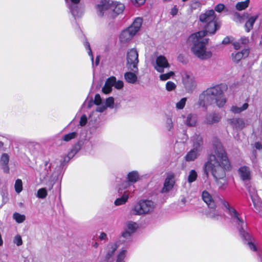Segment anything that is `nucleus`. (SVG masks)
Here are the masks:
<instances>
[{
    "mask_svg": "<svg viewBox=\"0 0 262 262\" xmlns=\"http://www.w3.org/2000/svg\"><path fill=\"white\" fill-rule=\"evenodd\" d=\"M230 167V162L222 144L220 142H216L214 144V152L209 155L204 164V173L207 177L210 173L218 189L224 190L228 185L226 171Z\"/></svg>",
    "mask_w": 262,
    "mask_h": 262,
    "instance_id": "nucleus-1",
    "label": "nucleus"
},
{
    "mask_svg": "<svg viewBox=\"0 0 262 262\" xmlns=\"http://www.w3.org/2000/svg\"><path fill=\"white\" fill-rule=\"evenodd\" d=\"M226 89V86L222 84L208 88L200 95L199 105L205 106L216 103L219 107L224 106L226 102V99L223 92Z\"/></svg>",
    "mask_w": 262,
    "mask_h": 262,
    "instance_id": "nucleus-2",
    "label": "nucleus"
},
{
    "mask_svg": "<svg viewBox=\"0 0 262 262\" xmlns=\"http://www.w3.org/2000/svg\"><path fill=\"white\" fill-rule=\"evenodd\" d=\"M205 32L199 31L191 34L189 41L192 42L191 51L193 54L201 60H207L212 56V53L207 49L208 38H205Z\"/></svg>",
    "mask_w": 262,
    "mask_h": 262,
    "instance_id": "nucleus-3",
    "label": "nucleus"
},
{
    "mask_svg": "<svg viewBox=\"0 0 262 262\" xmlns=\"http://www.w3.org/2000/svg\"><path fill=\"white\" fill-rule=\"evenodd\" d=\"M97 13L99 16L112 19L122 13L125 9L123 3L112 0H102L96 7Z\"/></svg>",
    "mask_w": 262,
    "mask_h": 262,
    "instance_id": "nucleus-4",
    "label": "nucleus"
},
{
    "mask_svg": "<svg viewBox=\"0 0 262 262\" xmlns=\"http://www.w3.org/2000/svg\"><path fill=\"white\" fill-rule=\"evenodd\" d=\"M230 216L231 222L233 224L237 225V228L243 239L247 242L249 248L253 251H256L257 248L253 242V238L251 235L245 230L246 226L244 219L241 216V214H229Z\"/></svg>",
    "mask_w": 262,
    "mask_h": 262,
    "instance_id": "nucleus-5",
    "label": "nucleus"
},
{
    "mask_svg": "<svg viewBox=\"0 0 262 262\" xmlns=\"http://www.w3.org/2000/svg\"><path fill=\"white\" fill-rule=\"evenodd\" d=\"M182 81L186 91L188 92H193L197 86V83L194 76L190 72L182 73Z\"/></svg>",
    "mask_w": 262,
    "mask_h": 262,
    "instance_id": "nucleus-6",
    "label": "nucleus"
},
{
    "mask_svg": "<svg viewBox=\"0 0 262 262\" xmlns=\"http://www.w3.org/2000/svg\"><path fill=\"white\" fill-rule=\"evenodd\" d=\"M127 66L133 72H137L138 71V53L137 51L135 49H130L127 53Z\"/></svg>",
    "mask_w": 262,
    "mask_h": 262,
    "instance_id": "nucleus-7",
    "label": "nucleus"
},
{
    "mask_svg": "<svg viewBox=\"0 0 262 262\" xmlns=\"http://www.w3.org/2000/svg\"><path fill=\"white\" fill-rule=\"evenodd\" d=\"M155 207V205L151 201L142 200L135 205L134 209L136 213H150Z\"/></svg>",
    "mask_w": 262,
    "mask_h": 262,
    "instance_id": "nucleus-8",
    "label": "nucleus"
},
{
    "mask_svg": "<svg viewBox=\"0 0 262 262\" xmlns=\"http://www.w3.org/2000/svg\"><path fill=\"white\" fill-rule=\"evenodd\" d=\"M139 226L135 222H128L126 224V228L122 233L119 241L125 242L126 240L129 239L132 234L136 232Z\"/></svg>",
    "mask_w": 262,
    "mask_h": 262,
    "instance_id": "nucleus-9",
    "label": "nucleus"
},
{
    "mask_svg": "<svg viewBox=\"0 0 262 262\" xmlns=\"http://www.w3.org/2000/svg\"><path fill=\"white\" fill-rule=\"evenodd\" d=\"M247 189L255 208L257 211L262 212V202L258 196L255 187L250 185L248 187Z\"/></svg>",
    "mask_w": 262,
    "mask_h": 262,
    "instance_id": "nucleus-10",
    "label": "nucleus"
},
{
    "mask_svg": "<svg viewBox=\"0 0 262 262\" xmlns=\"http://www.w3.org/2000/svg\"><path fill=\"white\" fill-rule=\"evenodd\" d=\"M170 65L166 58L163 55L158 56L154 65L155 70L159 73H163L165 68H169Z\"/></svg>",
    "mask_w": 262,
    "mask_h": 262,
    "instance_id": "nucleus-11",
    "label": "nucleus"
},
{
    "mask_svg": "<svg viewBox=\"0 0 262 262\" xmlns=\"http://www.w3.org/2000/svg\"><path fill=\"white\" fill-rule=\"evenodd\" d=\"M227 121L233 129L236 130H241L246 126V123L243 118H233L228 119Z\"/></svg>",
    "mask_w": 262,
    "mask_h": 262,
    "instance_id": "nucleus-12",
    "label": "nucleus"
},
{
    "mask_svg": "<svg viewBox=\"0 0 262 262\" xmlns=\"http://www.w3.org/2000/svg\"><path fill=\"white\" fill-rule=\"evenodd\" d=\"M69 8L75 18L81 17L84 12V6L81 3L76 5H70Z\"/></svg>",
    "mask_w": 262,
    "mask_h": 262,
    "instance_id": "nucleus-13",
    "label": "nucleus"
},
{
    "mask_svg": "<svg viewBox=\"0 0 262 262\" xmlns=\"http://www.w3.org/2000/svg\"><path fill=\"white\" fill-rule=\"evenodd\" d=\"M174 175L173 173L167 174L161 190L162 193L167 192L173 188L174 184Z\"/></svg>",
    "mask_w": 262,
    "mask_h": 262,
    "instance_id": "nucleus-14",
    "label": "nucleus"
},
{
    "mask_svg": "<svg viewBox=\"0 0 262 262\" xmlns=\"http://www.w3.org/2000/svg\"><path fill=\"white\" fill-rule=\"evenodd\" d=\"M215 14L213 10L211 9L207 11L204 13L200 15V20L202 23H209L210 22L215 19Z\"/></svg>",
    "mask_w": 262,
    "mask_h": 262,
    "instance_id": "nucleus-15",
    "label": "nucleus"
},
{
    "mask_svg": "<svg viewBox=\"0 0 262 262\" xmlns=\"http://www.w3.org/2000/svg\"><path fill=\"white\" fill-rule=\"evenodd\" d=\"M202 198L203 201L207 204L210 208L214 209L216 207L215 203L211 195L206 190H204L202 193Z\"/></svg>",
    "mask_w": 262,
    "mask_h": 262,
    "instance_id": "nucleus-16",
    "label": "nucleus"
},
{
    "mask_svg": "<svg viewBox=\"0 0 262 262\" xmlns=\"http://www.w3.org/2000/svg\"><path fill=\"white\" fill-rule=\"evenodd\" d=\"M128 28L127 29L123 30L120 35L119 39L122 42H126L130 40L133 36L136 34L135 33Z\"/></svg>",
    "mask_w": 262,
    "mask_h": 262,
    "instance_id": "nucleus-17",
    "label": "nucleus"
},
{
    "mask_svg": "<svg viewBox=\"0 0 262 262\" xmlns=\"http://www.w3.org/2000/svg\"><path fill=\"white\" fill-rule=\"evenodd\" d=\"M221 116L216 113H212L207 114L205 116L204 122L207 124H213L220 121Z\"/></svg>",
    "mask_w": 262,
    "mask_h": 262,
    "instance_id": "nucleus-18",
    "label": "nucleus"
},
{
    "mask_svg": "<svg viewBox=\"0 0 262 262\" xmlns=\"http://www.w3.org/2000/svg\"><path fill=\"white\" fill-rule=\"evenodd\" d=\"M249 51L248 49H243L241 52L232 54V60L235 62H238L242 58L248 56Z\"/></svg>",
    "mask_w": 262,
    "mask_h": 262,
    "instance_id": "nucleus-19",
    "label": "nucleus"
},
{
    "mask_svg": "<svg viewBox=\"0 0 262 262\" xmlns=\"http://www.w3.org/2000/svg\"><path fill=\"white\" fill-rule=\"evenodd\" d=\"M219 28V26L217 25L215 20H214L208 23L205 27V30L203 31L205 32L206 36L207 33L210 34H214Z\"/></svg>",
    "mask_w": 262,
    "mask_h": 262,
    "instance_id": "nucleus-20",
    "label": "nucleus"
},
{
    "mask_svg": "<svg viewBox=\"0 0 262 262\" xmlns=\"http://www.w3.org/2000/svg\"><path fill=\"white\" fill-rule=\"evenodd\" d=\"M200 150L198 148H193L185 156V159L187 162L193 161L195 160L200 155Z\"/></svg>",
    "mask_w": 262,
    "mask_h": 262,
    "instance_id": "nucleus-21",
    "label": "nucleus"
},
{
    "mask_svg": "<svg viewBox=\"0 0 262 262\" xmlns=\"http://www.w3.org/2000/svg\"><path fill=\"white\" fill-rule=\"evenodd\" d=\"M115 82V77H111L106 81L104 86L102 88V91L105 94H108L112 91V88L113 83Z\"/></svg>",
    "mask_w": 262,
    "mask_h": 262,
    "instance_id": "nucleus-22",
    "label": "nucleus"
},
{
    "mask_svg": "<svg viewBox=\"0 0 262 262\" xmlns=\"http://www.w3.org/2000/svg\"><path fill=\"white\" fill-rule=\"evenodd\" d=\"M239 173L243 180H248L251 178V172L247 166H243L239 169Z\"/></svg>",
    "mask_w": 262,
    "mask_h": 262,
    "instance_id": "nucleus-23",
    "label": "nucleus"
},
{
    "mask_svg": "<svg viewBox=\"0 0 262 262\" xmlns=\"http://www.w3.org/2000/svg\"><path fill=\"white\" fill-rule=\"evenodd\" d=\"M118 245L117 243H110L107 246V250L106 254V259L108 260L114 254L115 252L117 250Z\"/></svg>",
    "mask_w": 262,
    "mask_h": 262,
    "instance_id": "nucleus-24",
    "label": "nucleus"
},
{
    "mask_svg": "<svg viewBox=\"0 0 262 262\" xmlns=\"http://www.w3.org/2000/svg\"><path fill=\"white\" fill-rule=\"evenodd\" d=\"M9 160V158L7 154H4L2 155L0 160V163L4 171L7 173L9 171V168L8 166Z\"/></svg>",
    "mask_w": 262,
    "mask_h": 262,
    "instance_id": "nucleus-25",
    "label": "nucleus"
},
{
    "mask_svg": "<svg viewBox=\"0 0 262 262\" xmlns=\"http://www.w3.org/2000/svg\"><path fill=\"white\" fill-rule=\"evenodd\" d=\"M258 15H256L248 18L245 25V27L247 32H249L251 29H252L253 25L258 18Z\"/></svg>",
    "mask_w": 262,
    "mask_h": 262,
    "instance_id": "nucleus-26",
    "label": "nucleus"
},
{
    "mask_svg": "<svg viewBox=\"0 0 262 262\" xmlns=\"http://www.w3.org/2000/svg\"><path fill=\"white\" fill-rule=\"evenodd\" d=\"M197 122V116L195 114H190L187 115L185 123L189 126H194Z\"/></svg>",
    "mask_w": 262,
    "mask_h": 262,
    "instance_id": "nucleus-27",
    "label": "nucleus"
},
{
    "mask_svg": "<svg viewBox=\"0 0 262 262\" xmlns=\"http://www.w3.org/2000/svg\"><path fill=\"white\" fill-rule=\"evenodd\" d=\"M193 148H198L199 150H201V145L203 143L202 138L198 135H195L192 137Z\"/></svg>",
    "mask_w": 262,
    "mask_h": 262,
    "instance_id": "nucleus-28",
    "label": "nucleus"
},
{
    "mask_svg": "<svg viewBox=\"0 0 262 262\" xmlns=\"http://www.w3.org/2000/svg\"><path fill=\"white\" fill-rule=\"evenodd\" d=\"M142 23V18H140V17H137L135 19L133 24L128 28L129 29H131L130 30H133V31L134 32V33H136L140 29V28L141 26Z\"/></svg>",
    "mask_w": 262,
    "mask_h": 262,
    "instance_id": "nucleus-29",
    "label": "nucleus"
},
{
    "mask_svg": "<svg viewBox=\"0 0 262 262\" xmlns=\"http://www.w3.org/2000/svg\"><path fill=\"white\" fill-rule=\"evenodd\" d=\"M248 106L249 105L247 103H245L241 107L233 105L231 107L230 111L234 114H239L246 110L248 108Z\"/></svg>",
    "mask_w": 262,
    "mask_h": 262,
    "instance_id": "nucleus-30",
    "label": "nucleus"
},
{
    "mask_svg": "<svg viewBox=\"0 0 262 262\" xmlns=\"http://www.w3.org/2000/svg\"><path fill=\"white\" fill-rule=\"evenodd\" d=\"M135 72H127L124 74V78L126 81L130 83H134L137 80V77Z\"/></svg>",
    "mask_w": 262,
    "mask_h": 262,
    "instance_id": "nucleus-31",
    "label": "nucleus"
},
{
    "mask_svg": "<svg viewBox=\"0 0 262 262\" xmlns=\"http://www.w3.org/2000/svg\"><path fill=\"white\" fill-rule=\"evenodd\" d=\"M128 182L135 183L139 180V174L136 171H133L128 173L127 175Z\"/></svg>",
    "mask_w": 262,
    "mask_h": 262,
    "instance_id": "nucleus-32",
    "label": "nucleus"
},
{
    "mask_svg": "<svg viewBox=\"0 0 262 262\" xmlns=\"http://www.w3.org/2000/svg\"><path fill=\"white\" fill-rule=\"evenodd\" d=\"M128 199V194L124 193L120 198L116 200L114 203L116 206H119L124 204Z\"/></svg>",
    "mask_w": 262,
    "mask_h": 262,
    "instance_id": "nucleus-33",
    "label": "nucleus"
},
{
    "mask_svg": "<svg viewBox=\"0 0 262 262\" xmlns=\"http://www.w3.org/2000/svg\"><path fill=\"white\" fill-rule=\"evenodd\" d=\"M250 0H246L244 2H238L235 6L236 9L238 11L246 9L249 6Z\"/></svg>",
    "mask_w": 262,
    "mask_h": 262,
    "instance_id": "nucleus-34",
    "label": "nucleus"
},
{
    "mask_svg": "<svg viewBox=\"0 0 262 262\" xmlns=\"http://www.w3.org/2000/svg\"><path fill=\"white\" fill-rule=\"evenodd\" d=\"M198 174L196 171L193 169L191 170L189 173L187 181L188 183H191L196 180Z\"/></svg>",
    "mask_w": 262,
    "mask_h": 262,
    "instance_id": "nucleus-35",
    "label": "nucleus"
},
{
    "mask_svg": "<svg viewBox=\"0 0 262 262\" xmlns=\"http://www.w3.org/2000/svg\"><path fill=\"white\" fill-rule=\"evenodd\" d=\"M77 136V133L74 132L64 135L62 137V140L64 141L68 142L72 139H75Z\"/></svg>",
    "mask_w": 262,
    "mask_h": 262,
    "instance_id": "nucleus-36",
    "label": "nucleus"
},
{
    "mask_svg": "<svg viewBox=\"0 0 262 262\" xmlns=\"http://www.w3.org/2000/svg\"><path fill=\"white\" fill-rule=\"evenodd\" d=\"M14 188L16 193H19L23 190V183L20 179H17L14 184Z\"/></svg>",
    "mask_w": 262,
    "mask_h": 262,
    "instance_id": "nucleus-37",
    "label": "nucleus"
},
{
    "mask_svg": "<svg viewBox=\"0 0 262 262\" xmlns=\"http://www.w3.org/2000/svg\"><path fill=\"white\" fill-rule=\"evenodd\" d=\"M13 218L17 223H21L25 221L26 216L23 214H13Z\"/></svg>",
    "mask_w": 262,
    "mask_h": 262,
    "instance_id": "nucleus-38",
    "label": "nucleus"
},
{
    "mask_svg": "<svg viewBox=\"0 0 262 262\" xmlns=\"http://www.w3.org/2000/svg\"><path fill=\"white\" fill-rule=\"evenodd\" d=\"M126 251L125 250H121L117 256L116 262H125L124 258L126 256Z\"/></svg>",
    "mask_w": 262,
    "mask_h": 262,
    "instance_id": "nucleus-39",
    "label": "nucleus"
},
{
    "mask_svg": "<svg viewBox=\"0 0 262 262\" xmlns=\"http://www.w3.org/2000/svg\"><path fill=\"white\" fill-rule=\"evenodd\" d=\"M47 195V191L46 188H42L39 189L37 191V196L40 199H44Z\"/></svg>",
    "mask_w": 262,
    "mask_h": 262,
    "instance_id": "nucleus-40",
    "label": "nucleus"
},
{
    "mask_svg": "<svg viewBox=\"0 0 262 262\" xmlns=\"http://www.w3.org/2000/svg\"><path fill=\"white\" fill-rule=\"evenodd\" d=\"M114 99L112 97H110L105 100V106L111 108H114Z\"/></svg>",
    "mask_w": 262,
    "mask_h": 262,
    "instance_id": "nucleus-41",
    "label": "nucleus"
},
{
    "mask_svg": "<svg viewBox=\"0 0 262 262\" xmlns=\"http://www.w3.org/2000/svg\"><path fill=\"white\" fill-rule=\"evenodd\" d=\"M174 75L173 72H170L166 74H161L159 76L160 79L162 81H165L170 78Z\"/></svg>",
    "mask_w": 262,
    "mask_h": 262,
    "instance_id": "nucleus-42",
    "label": "nucleus"
},
{
    "mask_svg": "<svg viewBox=\"0 0 262 262\" xmlns=\"http://www.w3.org/2000/svg\"><path fill=\"white\" fill-rule=\"evenodd\" d=\"M176 84L172 81H169L166 83V89L168 91H173L176 89Z\"/></svg>",
    "mask_w": 262,
    "mask_h": 262,
    "instance_id": "nucleus-43",
    "label": "nucleus"
},
{
    "mask_svg": "<svg viewBox=\"0 0 262 262\" xmlns=\"http://www.w3.org/2000/svg\"><path fill=\"white\" fill-rule=\"evenodd\" d=\"M13 243L17 246H20L23 244V241L20 235L17 234L14 237Z\"/></svg>",
    "mask_w": 262,
    "mask_h": 262,
    "instance_id": "nucleus-44",
    "label": "nucleus"
},
{
    "mask_svg": "<svg viewBox=\"0 0 262 262\" xmlns=\"http://www.w3.org/2000/svg\"><path fill=\"white\" fill-rule=\"evenodd\" d=\"M186 102V98H182L178 103H176V107L178 109H182L184 107Z\"/></svg>",
    "mask_w": 262,
    "mask_h": 262,
    "instance_id": "nucleus-45",
    "label": "nucleus"
},
{
    "mask_svg": "<svg viewBox=\"0 0 262 262\" xmlns=\"http://www.w3.org/2000/svg\"><path fill=\"white\" fill-rule=\"evenodd\" d=\"M84 47H85L86 50H87L88 51V54L91 57V60H92V62H93L94 57H93V56L92 54V51L91 49V47H90L89 42L88 41H85L84 43Z\"/></svg>",
    "mask_w": 262,
    "mask_h": 262,
    "instance_id": "nucleus-46",
    "label": "nucleus"
},
{
    "mask_svg": "<svg viewBox=\"0 0 262 262\" xmlns=\"http://www.w3.org/2000/svg\"><path fill=\"white\" fill-rule=\"evenodd\" d=\"M208 217L213 220H221L222 216L221 214H208Z\"/></svg>",
    "mask_w": 262,
    "mask_h": 262,
    "instance_id": "nucleus-47",
    "label": "nucleus"
},
{
    "mask_svg": "<svg viewBox=\"0 0 262 262\" xmlns=\"http://www.w3.org/2000/svg\"><path fill=\"white\" fill-rule=\"evenodd\" d=\"M113 86L117 89H120L123 86V82L121 80L116 81V79L115 78V82L113 83Z\"/></svg>",
    "mask_w": 262,
    "mask_h": 262,
    "instance_id": "nucleus-48",
    "label": "nucleus"
},
{
    "mask_svg": "<svg viewBox=\"0 0 262 262\" xmlns=\"http://www.w3.org/2000/svg\"><path fill=\"white\" fill-rule=\"evenodd\" d=\"M225 207L227 209V211L229 213H237V211L232 207H230L229 204L228 203H225L224 204Z\"/></svg>",
    "mask_w": 262,
    "mask_h": 262,
    "instance_id": "nucleus-49",
    "label": "nucleus"
},
{
    "mask_svg": "<svg viewBox=\"0 0 262 262\" xmlns=\"http://www.w3.org/2000/svg\"><path fill=\"white\" fill-rule=\"evenodd\" d=\"M77 153V152L71 149L67 156L64 158V161H67V159H68V160H69L70 159L72 158Z\"/></svg>",
    "mask_w": 262,
    "mask_h": 262,
    "instance_id": "nucleus-50",
    "label": "nucleus"
},
{
    "mask_svg": "<svg viewBox=\"0 0 262 262\" xmlns=\"http://www.w3.org/2000/svg\"><path fill=\"white\" fill-rule=\"evenodd\" d=\"M77 153V152L71 149L67 156L64 158V161H67V159H68V160H69L70 159L72 158Z\"/></svg>",
    "mask_w": 262,
    "mask_h": 262,
    "instance_id": "nucleus-51",
    "label": "nucleus"
},
{
    "mask_svg": "<svg viewBox=\"0 0 262 262\" xmlns=\"http://www.w3.org/2000/svg\"><path fill=\"white\" fill-rule=\"evenodd\" d=\"M133 4L136 6H139L143 5L146 0H131Z\"/></svg>",
    "mask_w": 262,
    "mask_h": 262,
    "instance_id": "nucleus-52",
    "label": "nucleus"
},
{
    "mask_svg": "<svg viewBox=\"0 0 262 262\" xmlns=\"http://www.w3.org/2000/svg\"><path fill=\"white\" fill-rule=\"evenodd\" d=\"M225 6L223 4H219L215 8L214 10L217 12H221L224 9Z\"/></svg>",
    "mask_w": 262,
    "mask_h": 262,
    "instance_id": "nucleus-53",
    "label": "nucleus"
},
{
    "mask_svg": "<svg viewBox=\"0 0 262 262\" xmlns=\"http://www.w3.org/2000/svg\"><path fill=\"white\" fill-rule=\"evenodd\" d=\"M87 122V117L85 115H82L80 118L79 124L81 126H84Z\"/></svg>",
    "mask_w": 262,
    "mask_h": 262,
    "instance_id": "nucleus-54",
    "label": "nucleus"
},
{
    "mask_svg": "<svg viewBox=\"0 0 262 262\" xmlns=\"http://www.w3.org/2000/svg\"><path fill=\"white\" fill-rule=\"evenodd\" d=\"M94 103L99 105L101 103V98L99 94H96L95 96Z\"/></svg>",
    "mask_w": 262,
    "mask_h": 262,
    "instance_id": "nucleus-55",
    "label": "nucleus"
},
{
    "mask_svg": "<svg viewBox=\"0 0 262 262\" xmlns=\"http://www.w3.org/2000/svg\"><path fill=\"white\" fill-rule=\"evenodd\" d=\"M66 2L68 4L69 6L70 5H76L77 4H80V0H65Z\"/></svg>",
    "mask_w": 262,
    "mask_h": 262,
    "instance_id": "nucleus-56",
    "label": "nucleus"
},
{
    "mask_svg": "<svg viewBox=\"0 0 262 262\" xmlns=\"http://www.w3.org/2000/svg\"><path fill=\"white\" fill-rule=\"evenodd\" d=\"M99 239L102 241V240H107V234L104 232H100V235H99Z\"/></svg>",
    "mask_w": 262,
    "mask_h": 262,
    "instance_id": "nucleus-57",
    "label": "nucleus"
},
{
    "mask_svg": "<svg viewBox=\"0 0 262 262\" xmlns=\"http://www.w3.org/2000/svg\"><path fill=\"white\" fill-rule=\"evenodd\" d=\"M80 148H81V145L79 143H78L73 146L72 149L74 151L78 152L79 151V150L80 149Z\"/></svg>",
    "mask_w": 262,
    "mask_h": 262,
    "instance_id": "nucleus-58",
    "label": "nucleus"
},
{
    "mask_svg": "<svg viewBox=\"0 0 262 262\" xmlns=\"http://www.w3.org/2000/svg\"><path fill=\"white\" fill-rule=\"evenodd\" d=\"M106 108V107L105 106L102 105L100 106L97 107L96 111L100 113L103 112L105 109Z\"/></svg>",
    "mask_w": 262,
    "mask_h": 262,
    "instance_id": "nucleus-59",
    "label": "nucleus"
},
{
    "mask_svg": "<svg viewBox=\"0 0 262 262\" xmlns=\"http://www.w3.org/2000/svg\"><path fill=\"white\" fill-rule=\"evenodd\" d=\"M232 45L233 46L235 50H238L241 47L240 42H239L238 41H234V42H232Z\"/></svg>",
    "mask_w": 262,
    "mask_h": 262,
    "instance_id": "nucleus-60",
    "label": "nucleus"
},
{
    "mask_svg": "<svg viewBox=\"0 0 262 262\" xmlns=\"http://www.w3.org/2000/svg\"><path fill=\"white\" fill-rule=\"evenodd\" d=\"M248 41H249V39L246 37H243L240 39V42L242 44H246L248 42Z\"/></svg>",
    "mask_w": 262,
    "mask_h": 262,
    "instance_id": "nucleus-61",
    "label": "nucleus"
},
{
    "mask_svg": "<svg viewBox=\"0 0 262 262\" xmlns=\"http://www.w3.org/2000/svg\"><path fill=\"white\" fill-rule=\"evenodd\" d=\"M230 42V39L229 37H226L222 41L223 44H227Z\"/></svg>",
    "mask_w": 262,
    "mask_h": 262,
    "instance_id": "nucleus-62",
    "label": "nucleus"
},
{
    "mask_svg": "<svg viewBox=\"0 0 262 262\" xmlns=\"http://www.w3.org/2000/svg\"><path fill=\"white\" fill-rule=\"evenodd\" d=\"M255 147L257 149H260L262 148V145L260 143L256 142L255 144Z\"/></svg>",
    "mask_w": 262,
    "mask_h": 262,
    "instance_id": "nucleus-63",
    "label": "nucleus"
},
{
    "mask_svg": "<svg viewBox=\"0 0 262 262\" xmlns=\"http://www.w3.org/2000/svg\"><path fill=\"white\" fill-rule=\"evenodd\" d=\"M167 124L168 125V129L170 130L172 127V123L171 120L169 119L167 120Z\"/></svg>",
    "mask_w": 262,
    "mask_h": 262,
    "instance_id": "nucleus-64",
    "label": "nucleus"
}]
</instances>
